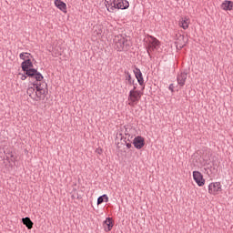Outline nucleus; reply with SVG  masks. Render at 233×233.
Segmentation results:
<instances>
[{"label": "nucleus", "mask_w": 233, "mask_h": 233, "mask_svg": "<svg viewBox=\"0 0 233 233\" xmlns=\"http://www.w3.org/2000/svg\"><path fill=\"white\" fill-rule=\"evenodd\" d=\"M131 91L139 92V90H137V84L133 85V89H131Z\"/></svg>", "instance_id": "nucleus-23"}, {"label": "nucleus", "mask_w": 233, "mask_h": 233, "mask_svg": "<svg viewBox=\"0 0 233 233\" xmlns=\"http://www.w3.org/2000/svg\"><path fill=\"white\" fill-rule=\"evenodd\" d=\"M177 81L179 86H185V83L187 82V73H180L177 75Z\"/></svg>", "instance_id": "nucleus-14"}, {"label": "nucleus", "mask_w": 233, "mask_h": 233, "mask_svg": "<svg viewBox=\"0 0 233 233\" xmlns=\"http://www.w3.org/2000/svg\"><path fill=\"white\" fill-rule=\"evenodd\" d=\"M47 86L46 83L32 84L26 93L34 101H45L46 94H48Z\"/></svg>", "instance_id": "nucleus-1"}, {"label": "nucleus", "mask_w": 233, "mask_h": 233, "mask_svg": "<svg viewBox=\"0 0 233 233\" xmlns=\"http://www.w3.org/2000/svg\"><path fill=\"white\" fill-rule=\"evenodd\" d=\"M22 223L25 225L28 230H32V228H34V222H32V220L28 217L22 218Z\"/></svg>", "instance_id": "nucleus-17"}, {"label": "nucleus", "mask_w": 233, "mask_h": 233, "mask_svg": "<svg viewBox=\"0 0 233 233\" xmlns=\"http://www.w3.org/2000/svg\"><path fill=\"white\" fill-rule=\"evenodd\" d=\"M121 139L124 140L127 148H132V143L130 141V139H132V137H130V134L126 133V137H122Z\"/></svg>", "instance_id": "nucleus-18"}, {"label": "nucleus", "mask_w": 233, "mask_h": 233, "mask_svg": "<svg viewBox=\"0 0 233 233\" xmlns=\"http://www.w3.org/2000/svg\"><path fill=\"white\" fill-rule=\"evenodd\" d=\"M7 157L6 159H8L9 157H11V161L14 163L15 161V157H14V153L12 152H7Z\"/></svg>", "instance_id": "nucleus-22"}, {"label": "nucleus", "mask_w": 233, "mask_h": 233, "mask_svg": "<svg viewBox=\"0 0 233 233\" xmlns=\"http://www.w3.org/2000/svg\"><path fill=\"white\" fill-rule=\"evenodd\" d=\"M159 46V40L154 36H149L148 44L147 46V52L150 56V52H154Z\"/></svg>", "instance_id": "nucleus-7"}, {"label": "nucleus", "mask_w": 233, "mask_h": 233, "mask_svg": "<svg viewBox=\"0 0 233 233\" xmlns=\"http://www.w3.org/2000/svg\"><path fill=\"white\" fill-rule=\"evenodd\" d=\"M221 187L220 182H211L208 185V194H211V196H218V194L223 190Z\"/></svg>", "instance_id": "nucleus-6"}, {"label": "nucleus", "mask_w": 233, "mask_h": 233, "mask_svg": "<svg viewBox=\"0 0 233 233\" xmlns=\"http://www.w3.org/2000/svg\"><path fill=\"white\" fill-rule=\"evenodd\" d=\"M113 45L114 48H116L117 52H123L130 50L132 41L130 40V36L127 35L126 34H119L115 35Z\"/></svg>", "instance_id": "nucleus-2"}, {"label": "nucleus", "mask_w": 233, "mask_h": 233, "mask_svg": "<svg viewBox=\"0 0 233 233\" xmlns=\"http://www.w3.org/2000/svg\"><path fill=\"white\" fill-rule=\"evenodd\" d=\"M20 59L25 61L26 59H30V53H21L19 55Z\"/></svg>", "instance_id": "nucleus-21"}, {"label": "nucleus", "mask_w": 233, "mask_h": 233, "mask_svg": "<svg viewBox=\"0 0 233 233\" xmlns=\"http://www.w3.org/2000/svg\"><path fill=\"white\" fill-rule=\"evenodd\" d=\"M101 203H108V196L104 194L97 198V205H101Z\"/></svg>", "instance_id": "nucleus-19"}, {"label": "nucleus", "mask_w": 233, "mask_h": 233, "mask_svg": "<svg viewBox=\"0 0 233 233\" xmlns=\"http://www.w3.org/2000/svg\"><path fill=\"white\" fill-rule=\"evenodd\" d=\"M178 25L183 28V30H187V28H188V25H190V19H188V17L180 18Z\"/></svg>", "instance_id": "nucleus-15"}, {"label": "nucleus", "mask_w": 233, "mask_h": 233, "mask_svg": "<svg viewBox=\"0 0 233 233\" xmlns=\"http://www.w3.org/2000/svg\"><path fill=\"white\" fill-rule=\"evenodd\" d=\"M187 41H188V38L185 37L183 35H178L175 42L177 50H181L183 47L187 46Z\"/></svg>", "instance_id": "nucleus-8"}, {"label": "nucleus", "mask_w": 233, "mask_h": 233, "mask_svg": "<svg viewBox=\"0 0 233 233\" xmlns=\"http://www.w3.org/2000/svg\"><path fill=\"white\" fill-rule=\"evenodd\" d=\"M103 228L106 232H110L112 228H114V222L112 220V218H106V220L103 223Z\"/></svg>", "instance_id": "nucleus-11"}, {"label": "nucleus", "mask_w": 233, "mask_h": 233, "mask_svg": "<svg viewBox=\"0 0 233 233\" xmlns=\"http://www.w3.org/2000/svg\"><path fill=\"white\" fill-rule=\"evenodd\" d=\"M19 76H21L20 79L22 81H25L26 79V76L25 75H23V74H19Z\"/></svg>", "instance_id": "nucleus-24"}, {"label": "nucleus", "mask_w": 233, "mask_h": 233, "mask_svg": "<svg viewBox=\"0 0 233 233\" xmlns=\"http://www.w3.org/2000/svg\"><path fill=\"white\" fill-rule=\"evenodd\" d=\"M142 96L143 93L141 91H129V95L127 96L129 106H136V105H137L141 100Z\"/></svg>", "instance_id": "nucleus-5"}, {"label": "nucleus", "mask_w": 233, "mask_h": 233, "mask_svg": "<svg viewBox=\"0 0 233 233\" xmlns=\"http://www.w3.org/2000/svg\"><path fill=\"white\" fill-rule=\"evenodd\" d=\"M126 74V81H127L128 85H134L136 82L134 79H132V75L128 71H125Z\"/></svg>", "instance_id": "nucleus-20"}, {"label": "nucleus", "mask_w": 233, "mask_h": 233, "mask_svg": "<svg viewBox=\"0 0 233 233\" xmlns=\"http://www.w3.org/2000/svg\"><path fill=\"white\" fill-rule=\"evenodd\" d=\"M220 8H221L222 10H225L226 12H227V11L233 10V2H232V1H229V0H225V1L221 4Z\"/></svg>", "instance_id": "nucleus-13"}, {"label": "nucleus", "mask_w": 233, "mask_h": 233, "mask_svg": "<svg viewBox=\"0 0 233 233\" xmlns=\"http://www.w3.org/2000/svg\"><path fill=\"white\" fill-rule=\"evenodd\" d=\"M175 1H179V0H175Z\"/></svg>", "instance_id": "nucleus-27"}, {"label": "nucleus", "mask_w": 233, "mask_h": 233, "mask_svg": "<svg viewBox=\"0 0 233 233\" xmlns=\"http://www.w3.org/2000/svg\"><path fill=\"white\" fill-rule=\"evenodd\" d=\"M106 6L108 12L114 10H127L130 6V3L127 0H106Z\"/></svg>", "instance_id": "nucleus-4"}, {"label": "nucleus", "mask_w": 233, "mask_h": 233, "mask_svg": "<svg viewBox=\"0 0 233 233\" xmlns=\"http://www.w3.org/2000/svg\"><path fill=\"white\" fill-rule=\"evenodd\" d=\"M32 66H34V64H32L30 58L22 62V70L25 72L26 76L31 77V79H35V81H41L43 79V75L36 71V69L32 68Z\"/></svg>", "instance_id": "nucleus-3"}, {"label": "nucleus", "mask_w": 233, "mask_h": 233, "mask_svg": "<svg viewBox=\"0 0 233 233\" xmlns=\"http://www.w3.org/2000/svg\"><path fill=\"white\" fill-rule=\"evenodd\" d=\"M55 5L56 8L61 10V12H64V14H66V4L61 0H56L55 1Z\"/></svg>", "instance_id": "nucleus-16"}, {"label": "nucleus", "mask_w": 233, "mask_h": 233, "mask_svg": "<svg viewBox=\"0 0 233 233\" xmlns=\"http://www.w3.org/2000/svg\"><path fill=\"white\" fill-rule=\"evenodd\" d=\"M134 74H135V76H136L137 79V83H138L141 86H143V85H145V80L143 79V73H141V69L136 67L135 70H134Z\"/></svg>", "instance_id": "nucleus-12"}, {"label": "nucleus", "mask_w": 233, "mask_h": 233, "mask_svg": "<svg viewBox=\"0 0 233 233\" xmlns=\"http://www.w3.org/2000/svg\"><path fill=\"white\" fill-rule=\"evenodd\" d=\"M133 145L135 148H137V150H141V148L145 147V138L140 136L136 137L133 140Z\"/></svg>", "instance_id": "nucleus-10"}, {"label": "nucleus", "mask_w": 233, "mask_h": 233, "mask_svg": "<svg viewBox=\"0 0 233 233\" xmlns=\"http://www.w3.org/2000/svg\"><path fill=\"white\" fill-rule=\"evenodd\" d=\"M193 179L198 187L205 185V178H203V174L199 171H193Z\"/></svg>", "instance_id": "nucleus-9"}, {"label": "nucleus", "mask_w": 233, "mask_h": 233, "mask_svg": "<svg viewBox=\"0 0 233 233\" xmlns=\"http://www.w3.org/2000/svg\"><path fill=\"white\" fill-rule=\"evenodd\" d=\"M96 154H99V155L103 154V149L101 148L96 149Z\"/></svg>", "instance_id": "nucleus-26"}, {"label": "nucleus", "mask_w": 233, "mask_h": 233, "mask_svg": "<svg viewBox=\"0 0 233 233\" xmlns=\"http://www.w3.org/2000/svg\"><path fill=\"white\" fill-rule=\"evenodd\" d=\"M168 88L171 92H174V84H170Z\"/></svg>", "instance_id": "nucleus-25"}]
</instances>
